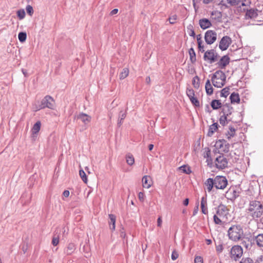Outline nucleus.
<instances>
[{"label":"nucleus","mask_w":263,"mask_h":263,"mask_svg":"<svg viewBox=\"0 0 263 263\" xmlns=\"http://www.w3.org/2000/svg\"><path fill=\"white\" fill-rule=\"evenodd\" d=\"M247 214L253 219L260 218L263 214L262 204L256 200L250 201L247 209Z\"/></svg>","instance_id":"f257e3e1"},{"label":"nucleus","mask_w":263,"mask_h":263,"mask_svg":"<svg viewBox=\"0 0 263 263\" xmlns=\"http://www.w3.org/2000/svg\"><path fill=\"white\" fill-rule=\"evenodd\" d=\"M228 236L229 239L233 241H238L242 239L243 236V231L242 227L239 224L232 226L228 231Z\"/></svg>","instance_id":"f03ea898"},{"label":"nucleus","mask_w":263,"mask_h":263,"mask_svg":"<svg viewBox=\"0 0 263 263\" xmlns=\"http://www.w3.org/2000/svg\"><path fill=\"white\" fill-rule=\"evenodd\" d=\"M211 80L215 87L221 88L225 84L226 76L222 71L217 70L213 75Z\"/></svg>","instance_id":"7ed1b4c3"},{"label":"nucleus","mask_w":263,"mask_h":263,"mask_svg":"<svg viewBox=\"0 0 263 263\" xmlns=\"http://www.w3.org/2000/svg\"><path fill=\"white\" fill-rule=\"evenodd\" d=\"M54 107V101L50 96H46L41 101V104L39 106H35L34 109L35 111L46 107L53 109Z\"/></svg>","instance_id":"20e7f679"},{"label":"nucleus","mask_w":263,"mask_h":263,"mask_svg":"<svg viewBox=\"0 0 263 263\" xmlns=\"http://www.w3.org/2000/svg\"><path fill=\"white\" fill-rule=\"evenodd\" d=\"M243 254V249L240 246L235 245L232 247L230 251V257L235 261L240 258Z\"/></svg>","instance_id":"39448f33"},{"label":"nucleus","mask_w":263,"mask_h":263,"mask_svg":"<svg viewBox=\"0 0 263 263\" xmlns=\"http://www.w3.org/2000/svg\"><path fill=\"white\" fill-rule=\"evenodd\" d=\"M215 187L217 189L223 190L228 184L227 178L222 176H217L214 179Z\"/></svg>","instance_id":"423d86ee"},{"label":"nucleus","mask_w":263,"mask_h":263,"mask_svg":"<svg viewBox=\"0 0 263 263\" xmlns=\"http://www.w3.org/2000/svg\"><path fill=\"white\" fill-rule=\"evenodd\" d=\"M215 147L219 153H227L229 151L230 145L224 140H219L216 142Z\"/></svg>","instance_id":"0eeeda50"},{"label":"nucleus","mask_w":263,"mask_h":263,"mask_svg":"<svg viewBox=\"0 0 263 263\" xmlns=\"http://www.w3.org/2000/svg\"><path fill=\"white\" fill-rule=\"evenodd\" d=\"M204 59L205 61H208L209 63L212 64L218 60V54L214 50L211 49L206 51L204 53Z\"/></svg>","instance_id":"6e6552de"},{"label":"nucleus","mask_w":263,"mask_h":263,"mask_svg":"<svg viewBox=\"0 0 263 263\" xmlns=\"http://www.w3.org/2000/svg\"><path fill=\"white\" fill-rule=\"evenodd\" d=\"M215 164L217 168L222 170L227 167L228 162L224 156L220 155L216 158Z\"/></svg>","instance_id":"1a4fd4ad"},{"label":"nucleus","mask_w":263,"mask_h":263,"mask_svg":"<svg viewBox=\"0 0 263 263\" xmlns=\"http://www.w3.org/2000/svg\"><path fill=\"white\" fill-rule=\"evenodd\" d=\"M234 110L233 107L230 105L226 104L222 106V110L220 115L228 117V120H232V114Z\"/></svg>","instance_id":"9d476101"},{"label":"nucleus","mask_w":263,"mask_h":263,"mask_svg":"<svg viewBox=\"0 0 263 263\" xmlns=\"http://www.w3.org/2000/svg\"><path fill=\"white\" fill-rule=\"evenodd\" d=\"M229 210L227 207L223 204H220L217 208L216 214L221 218L222 219L226 220L227 215L229 214Z\"/></svg>","instance_id":"9b49d317"},{"label":"nucleus","mask_w":263,"mask_h":263,"mask_svg":"<svg viewBox=\"0 0 263 263\" xmlns=\"http://www.w3.org/2000/svg\"><path fill=\"white\" fill-rule=\"evenodd\" d=\"M217 39V33L215 31L211 30H208L204 35V39L208 44H213Z\"/></svg>","instance_id":"f8f14e48"},{"label":"nucleus","mask_w":263,"mask_h":263,"mask_svg":"<svg viewBox=\"0 0 263 263\" xmlns=\"http://www.w3.org/2000/svg\"><path fill=\"white\" fill-rule=\"evenodd\" d=\"M231 43L232 40L231 37L228 36H224L221 39L219 42V47L222 51L226 50L228 49Z\"/></svg>","instance_id":"ddd939ff"},{"label":"nucleus","mask_w":263,"mask_h":263,"mask_svg":"<svg viewBox=\"0 0 263 263\" xmlns=\"http://www.w3.org/2000/svg\"><path fill=\"white\" fill-rule=\"evenodd\" d=\"M227 197L231 200H234L239 195V192L235 187H230L226 192Z\"/></svg>","instance_id":"4468645a"},{"label":"nucleus","mask_w":263,"mask_h":263,"mask_svg":"<svg viewBox=\"0 0 263 263\" xmlns=\"http://www.w3.org/2000/svg\"><path fill=\"white\" fill-rule=\"evenodd\" d=\"M261 14V12L260 11H259L256 9L252 8L247 11L245 16L246 19H255L257 16Z\"/></svg>","instance_id":"2eb2a0df"},{"label":"nucleus","mask_w":263,"mask_h":263,"mask_svg":"<svg viewBox=\"0 0 263 263\" xmlns=\"http://www.w3.org/2000/svg\"><path fill=\"white\" fill-rule=\"evenodd\" d=\"M230 63V58L228 55H224L221 58L220 60L216 63L218 68L223 69Z\"/></svg>","instance_id":"dca6fc26"},{"label":"nucleus","mask_w":263,"mask_h":263,"mask_svg":"<svg viewBox=\"0 0 263 263\" xmlns=\"http://www.w3.org/2000/svg\"><path fill=\"white\" fill-rule=\"evenodd\" d=\"M77 119L80 120L84 124H88L91 119V118L89 115L84 113H80L77 116Z\"/></svg>","instance_id":"f3484780"},{"label":"nucleus","mask_w":263,"mask_h":263,"mask_svg":"<svg viewBox=\"0 0 263 263\" xmlns=\"http://www.w3.org/2000/svg\"><path fill=\"white\" fill-rule=\"evenodd\" d=\"M199 24L202 29H206L212 26L211 21L205 18L200 19L199 21Z\"/></svg>","instance_id":"a211bd4d"},{"label":"nucleus","mask_w":263,"mask_h":263,"mask_svg":"<svg viewBox=\"0 0 263 263\" xmlns=\"http://www.w3.org/2000/svg\"><path fill=\"white\" fill-rule=\"evenodd\" d=\"M201 208L202 213L204 214H208L207 198L206 195L203 196L201 201Z\"/></svg>","instance_id":"6ab92c4d"},{"label":"nucleus","mask_w":263,"mask_h":263,"mask_svg":"<svg viewBox=\"0 0 263 263\" xmlns=\"http://www.w3.org/2000/svg\"><path fill=\"white\" fill-rule=\"evenodd\" d=\"M143 187L149 189L152 185V179L150 176H144L142 179Z\"/></svg>","instance_id":"aec40b11"},{"label":"nucleus","mask_w":263,"mask_h":263,"mask_svg":"<svg viewBox=\"0 0 263 263\" xmlns=\"http://www.w3.org/2000/svg\"><path fill=\"white\" fill-rule=\"evenodd\" d=\"M204 185L206 187V190L208 192L212 191L213 188L215 187V182L214 179L208 178L204 182Z\"/></svg>","instance_id":"412c9836"},{"label":"nucleus","mask_w":263,"mask_h":263,"mask_svg":"<svg viewBox=\"0 0 263 263\" xmlns=\"http://www.w3.org/2000/svg\"><path fill=\"white\" fill-rule=\"evenodd\" d=\"M256 245L259 248H263V233L258 234L254 236Z\"/></svg>","instance_id":"4be33fe9"},{"label":"nucleus","mask_w":263,"mask_h":263,"mask_svg":"<svg viewBox=\"0 0 263 263\" xmlns=\"http://www.w3.org/2000/svg\"><path fill=\"white\" fill-rule=\"evenodd\" d=\"M76 249V246L73 243H69L65 249V253L67 255L71 254Z\"/></svg>","instance_id":"5701e85b"},{"label":"nucleus","mask_w":263,"mask_h":263,"mask_svg":"<svg viewBox=\"0 0 263 263\" xmlns=\"http://www.w3.org/2000/svg\"><path fill=\"white\" fill-rule=\"evenodd\" d=\"M59 235H60V232H59V230L57 229L54 232V235L53 236V238L52 240V244L54 246H56L57 245H58V244L59 242V238H60Z\"/></svg>","instance_id":"b1692460"},{"label":"nucleus","mask_w":263,"mask_h":263,"mask_svg":"<svg viewBox=\"0 0 263 263\" xmlns=\"http://www.w3.org/2000/svg\"><path fill=\"white\" fill-rule=\"evenodd\" d=\"M218 126V124L217 123H214L213 124L211 125L209 128L208 136L209 137L212 136L214 133L217 129Z\"/></svg>","instance_id":"393cba45"},{"label":"nucleus","mask_w":263,"mask_h":263,"mask_svg":"<svg viewBox=\"0 0 263 263\" xmlns=\"http://www.w3.org/2000/svg\"><path fill=\"white\" fill-rule=\"evenodd\" d=\"M205 88L208 95H211L213 94V89L209 80H208L206 82Z\"/></svg>","instance_id":"a878e982"},{"label":"nucleus","mask_w":263,"mask_h":263,"mask_svg":"<svg viewBox=\"0 0 263 263\" xmlns=\"http://www.w3.org/2000/svg\"><path fill=\"white\" fill-rule=\"evenodd\" d=\"M109 218L110 219L109 221L110 229L112 230H115L116 224V216L113 214H109Z\"/></svg>","instance_id":"bb28decb"},{"label":"nucleus","mask_w":263,"mask_h":263,"mask_svg":"<svg viewBox=\"0 0 263 263\" xmlns=\"http://www.w3.org/2000/svg\"><path fill=\"white\" fill-rule=\"evenodd\" d=\"M41 123L40 121H37L33 126L31 129V132L32 134H37L40 130Z\"/></svg>","instance_id":"cd10ccee"},{"label":"nucleus","mask_w":263,"mask_h":263,"mask_svg":"<svg viewBox=\"0 0 263 263\" xmlns=\"http://www.w3.org/2000/svg\"><path fill=\"white\" fill-rule=\"evenodd\" d=\"M231 103H239L240 101L239 96L237 93H232L230 97Z\"/></svg>","instance_id":"c85d7f7f"},{"label":"nucleus","mask_w":263,"mask_h":263,"mask_svg":"<svg viewBox=\"0 0 263 263\" xmlns=\"http://www.w3.org/2000/svg\"><path fill=\"white\" fill-rule=\"evenodd\" d=\"M126 161L129 165H133L135 163V159L133 155L131 154H128L126 155Z\"/></svg>","instance_id":"c756f323"},{"label":"nucleus","mask_w":263,"mask_h":263,"mask_svg":"<svg viewBox=\"0 0 263 263\" xmlns=\"http://www.w3.org/2000/svg\"><path fill=\"white\" fill-rule=\"evenodd\" d=\"M202 2L205 5L212 3L216 5H222L223 0H202Z\"/></svg>","instance_id":"7c9ffc66"},{"label":"nucleus","mask_w":263,"mask_h":263,"mask_svg":"<svg viewBox=\"0 0 263 263\" xmlns=\"http://www.w3.org/2000/svg\"><path fill=\"white\" fill-rule=\"evenodd\" d=\"M211 107L213 109H217L221 107V103L219 100H213L211 103Z\"/></svg>","instance_id":"2f4dec72"},{"label":"nucleus","mask_w":263,"mask_h":263,"mask_svg":"<svg viewBox=\"0 0 263 263\" xmlns=\"http://www.w3.org/2000/svg\"><path fill=\"white\" fill-rule=\"evenodd\" d=\"M232 120H228V117H226V116H223L222 115H220L219 123L222 126H225Z\"/></svg>","instance_id":"473e14b6"},{"label":"nucleus","mask_w":263,"mask_h":263,"mask_svg":"<svg viewBox=\"0 0 263 263\" xmlns=\"http://www.w3.org/2000/svg\"><path fill=\"white\" fill-rule=\"evenodd\" d=\"M228 4L231 6H236L241 2L242 6H246V4L242 1V0H227Z\"/></svg>","instance_id":"72a5a7b5"},{"label":"nucleus","mask_w":263,"mask_h":263,"mask_svg":"<svg viewBox=\"0 0 263 263\" xmlns=\"http://www.w3.org/2000/svg\"><path fill=\"white\" fill-rule=\"evenodd\" d=\"M212 19L215 20H219L221 17V13L218 11H213L211 12Z\"/></svg>","instance_id":"f704fd0d"},{"label":"nucleus","mask_w":263,"mask_h":263,"mask_svg":"<svg viewBox=\"0 0 263 263\" xmlns=\"http://www.w3.org/2000/svg\"><path fill=\"white\" fill-rule=\"evenodd\" d=\"M235 129L230 126L229 127V130L228 131L227 133L226 134V136L228 139H230L232 137H233L235 134Z\"/></svg>","instance_id":"c9c22d12"},{"label":"nucleus","mask_w":263,"mask_h":263,"mask_svg":"<svg viewBox=\"0 0 263 263\" xmlns=\"http://www.w3.org/2000/svg\"><path fill=\"white\" fill-rule=\"evenodd\" d=\"M187 32L189 34V35L191 36L195 37V33L194 30L193 26L191 24H190L187 26L186 28Z\"/></svg>","instance_id":"e433bc0d"},{"label":"nucleus","mask_w":263,"mask_h":263,"mask_svg":"<svg viewBox=\"0 0 263 263\" xmlns=\"http://www.w3.org/2000/svg\"><path fill=\"white\" fill-rule=\"evenodd\" d=\"M126 116V111L123 112L122 111H121L119 115V120L118 124L120 126L123 122V120L125 119V118Z\"/></svg>","instance_id":"4c0bfd02"},{"label":"nucleus","mask_w":263,"mask_h":263,"mask_svg":"<svg viewBox=\"0 0 263 263\" xmlns=\"http://www.w3.org/2000/svg\"><path fill=\"white\" fill-rule=\"evenodd\" d=\"M179 170L186 174H190L192 172L190 168L186 165L179 167Z\"/></svg>","instance_id":"58836bf2"},{"label":"nucleus","mask_w":263,"mask_h":263,"mask_svg":"<svg viewBox=\"0 0 263 263\" xmlns=\"http://www.w3.org/2000/svg\"><path fill=\"white\" fill-rule=\"evenodd\" d=\"M18 38L21 42H25L27 38L26 33L24 32H20L18 35Z\"/></svg>","instance_id":"ea45409f"},{"label":"nucleus","mask_w":263,"mask_h":263,"mask_svg":"<svg viewBox=\"0 0 263 263\" xmlns=\"http://www.w3.org/2000/svg\"><path fill=\"white\" fill-rule=\"evenodd\" d=\"M129 74V70L128 68H125L122 70V71L121 72L120 74V78L121 79H124Z\"/></svg>","instance_id":"a19ab883"},{"label":"nucleus","mask_w":263,"mask_h":263,"mask_svg":"<svg viewBox=\"0 0 263 263\" xmlns=\"http://www.w3.org/2000/svg\"><path fill=\"white\" fill-rule=\"evenodd\" d=\"M79 175L84 182L86 183L87 182V178L85 172L83 170H80L79 171Z\"/></svg>","instance_id":"79ce46f5"},{"label":"nucleus","mask_w":263,"mask_h":263,"mask_svg":"<svg viewBox=\"0 0 263 263\" xmlns=\"http://www.w3.org/2000/svg\"><path fill=\"white\" fill-rule=\"evenodd\" d=\"M229 89L228 87L223 88L221 91L220 96L226 98L229 95Z\"/></svg>","instance_id":"37998d69"},{"label":"nucleus","mask_w":263,"mask_h":263,"mask_svg":"<svg viewBox=\"0 0 263 263\" xmlns=\"http://www.w3.org/2000/svg\"><path fill=\"white\" fill-rule=\"evenodd\" d=\"M189 54L190 56V59L192 62L196 61V54L193 48H191L189 50Z\"/></svg>","instance_id":"c03bdc74"},{"label":"nucleus","mask_w":263,"mask_h":263,"mask_svg":"<svg viewBox=\"0 0 263 263\" xmlns=\"http://www.w3.org/2000/svg\"><path fill=\"white\" fill-rule=\"evenodd\" d=\"M213 218L214 222L217 224H221L222 221L224 220V219H222L221 218H220L217 214L214 215Z\"/></svg>","instance_id":"a18cd8bd"},{"label":"nucleus","mask_w":263,"mask_h":263,"mask_svg":"<svg viewBox=\"0 0 263 263\" xmlns=\"http://www.w3.org/2000/svg\"><path fill=\"white\" fill-rule=\"evenodd\" d=\"M17 15L20 20L23 19L25 16V12L24 9H21L17 11Z\"/></svg>","instance_id":"49530a36"},{"label":"nucleus","mask_w":263,"mask_h":263,"mask_svg":"<svg viewBox=\"0 0 263 263\" xmlns=\"http://www.w3.org/2000/svg\"><path fill=\"white\" fill-rule=\"evenodd\" d=\"M199 79L197 76L194 78L192 81L193 85L196 88H198L199 87Z\"/></svg>","instance_id":"de8ad7c7"},{"label":"nucleus","mask_w":263,"mask_h":263,"mask_svg":"<svg viewBox=\"0 0 263 263\" xmlns=\"http://www.w3.org/2000/svg\"><path fill=\"white\" fill-rule=\"evenodd\" d=\"M240 263H254L252 259L250 257L242 258Z\"/></svg>","instance_id":"09e8293b"},{"label":"nucleus","mask_w":263,"mask_h":263,"mask_svg":"<svg viewBox=\"0 0 263 263\" xmlns=\"http://www.w3.org/2000/svg\"><path fill=\"white\" fill-rule=\"evenodd\" d=\"M186 95L190 99L194 97L195 96L194 91L192 89H187Z\"/></svg>","instance_id":"8fccbe9b"},{"label":"nucleus","mask_w":263,"mask_h":263,"mask_svg":"<svg viewBox=\"0 0 263 263\" xmlns=\"http://www.w3.org/2000/svg\"><path fill=\"white\" fill-rule=\"evenodd\" d=\"M223 250V245L220 243L216 246V250L218 253H221Z\"/></svg>","instance_id":"3c124183"},{"label":"nucleus","mask_w":263,"mask_h":263,"mask_svg":"<svg viewBox=\"0 0 263 263\" xmlns=\"http://www.w3.org/2000/svg\"><path fill=\"white\" fill-rule=\"evenodd\" d=\"M26 11L27 13L31 16L33 13V9L31 6L30 5H27L26 8Z\"/></svg>","instance_id":"603ef678"},{"label":"nucleus","mask_w":263,"mask_h":263,"mask_svg":"<svg viewBox=\"0 0 263 263\" xmlns=\"http://www.w3.org/2000/svg\"><path fill=\"white\" fill-rule=\"evenodd\" d=\"M191 102L196 106H199L200 103L199 101L194 97L190 99Z\"/></svg>","instance_id":"864d4df0"},{"label":"nucleus","mask_w":263,"mask_h":263,"mask_svg":"<svg viewBox=\"0 0 263 263\" xmlns=\"http://www.w3.org/2000/svg\"><path fill=\"white\" fill-rule=\"evenodd\" d=\"M177 18V16L176 15H173L172 16L168 18L169 22L171 24H174L175 23Z\"/></svg>","instance_id":"5fc2aeb1"},{"label":"nucleus","mask_w":263,"mask_h":263,"mask_svg":"<svg viewBox=\"0 0 263 263\" xmlns=\"http://www.w3.org/2000/svg\"><path fill=\"white\" fill-rule=\"evenodd\" d=\"M195 263H203V259L201 256H196L194 259Z\"/></svg>","instance_id":"6e6d98bb"},{"label":"nucleus","mask_w":263,"mask_h":263,"mask_svg":"<svg viewBox=\"0 0 263 263\" xmlns=\"http://www.w3.org/2000/svg\"><path fill=\"white\" fill-rule=\"evenodd\" d=\"M198 43V46L199 50L201 52H204V46L202 45V41H199V42H197Z\"/></svg>","instance_id":"4d7b16f0"},{"label":"nucleus","mask_w":263,"mask_h":263,"mask_svg":"<svg viewBox=\"0 0 263 263\" xmlns=\"http://www.w3.org/2000/svg\"><path fill=\"white\" fill-rule=\"evenodd\" d=\"M172 259L173 260H176L178 257V254L176 251H173L172 256H171Z\"/></svg>","instance_id":"13d9d810"},{"label":"nucleus","mask_w":263,"mask_h":263,"mask_svg":"<svg viewBox=\"0 0 263 263\" xmlns=\"http://www.w3.org/2000/svg\"><path fill=\"white\" fill-rule=\"evenodd\" d=\"M138 198L140 200L143 201L145 199V195L143 192H140L138 194Z\"/></svg>","instance_id":"bf43d9fd"},{"label":"nucleus","mask_w":263,"mask_h":263,"mask_svg":"<svg viewBox=\"0 0 263 263\" xmlns=\"http://www.w3.org/2000/svg\"><path fill=\"white\" fill-rule=\"evenodd\" d=\"M254 263H263V256L261 255L258 257Z\"/></svg>","instance_id":"052dcab7"},{"label":"nucleus","mask_w":263,"mask_h":263,"mask_svg":"<svg viewBox=\"0 0 263 263\" xmlns=\"http://www.w3.org/2000/svg\"><path fill=\"white\" fill-rule=\"evenodd\" d=\"M162 223V220L161 217H159L157 219V226L159 227H161Z\"/></svg>","instance_id":"680f3d73"},{"label":"nucleus","mask_w":263,"mask_h":263,"mask_svg":"<svg viewBox=\"0 0 263 263\" xmlns=\"http://www.w3.org/2000/svg\"><path fill=\"white\" fill-rule=\"evenodd\" d=\"M193 5L195 9H196V4L200 2V0H192Z\"/></svg>","instance_id":"e2e57ef3"},{"label":"nucleus","mask_w":263,"mask_h":263,"mask_svg":"<svg viewBox=\"0 0 263 263\" xmlns=\"http://www.w3.org/2000/svg\"><path fill=\"white\" fill-rule=\"evenodd\" d=\"M63 195L65 197H67L69 196V191L68 190H65L63 193Z\"/></svg>","instance_id":"0e129e2a"},{"label":"nucleus","mask_w":263,"mask_h":263,"mask_svg":"<svg viewBox=\"0 0 263 263\" xmlns=\"http://www.w3.org/2000/svg\"><path fill=\"white\" fill-rule=\"evenodd\" d=\"M118 9H114L110 12V14L111 15H113L117 14L118 13Z\"/></svg>","instance_id":"69168bd1"},{"label":"nucleus","mask_w":263,"mask_h":263,"mask_svg":"<svg viewBox=\"0 0 263 263\" xmlns=\"http://www.w3.org/2000/svg\"><path fill=\"white\" fill-rule=\"evenodd\" d=\"M120 236H121V237H122L123 238H125L126 234H125V232L123 231V230L121 231Z\"/></svg>","instance_id":"338daca9"},{"label":"nucleus","mask_w":263,"mask_h":263,"mask_svg":"<svg viewBox=\"0 0 263 263\" xmlns=\"http://www.w3.org/2000/svg\"><path fill=\"white\" fill-rule=\"evenodd\" d=\"M189 204V199L186 198L183 201V204L185 206Z\"/></svg>","instance_id":"774afa93"}]
</instances>
